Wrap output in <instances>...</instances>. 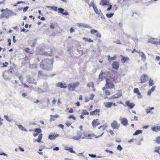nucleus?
<instances>
[{"instance_id": "nucleus-1", "label": "nucleus", "mask_w": 160, "mask_h": 160, "mask_svg": "<svg viewBox=\"0 0 160 160\" xmlns=\"http://www.w3.org/2000/svg\"><path fill=\"white\" fill-rule=\"evenodd\" d=\"M53 60L46 58L43 60L40 63V66L43 69L49 70L53 67Z\"/></svg>"}, {"instance_id": "nucleus-2", "label": "nucleus", "mask_w": 160, "mask_h": 160, "mask_svg": "<svg viewBox=\"0 0 160 160\" xmlns=\"http://www.w3.org/2000/svg\"><path fill=\"white\" fill-rule=\"evenodd\" d=\"M1 11L2 12L1 15L2 18H8L10 16L13 15L14 14V12L12 10L9 9L7 8L5 9H1Z\"/></svg>"}, {"instance_id": "nucleus-3", "label": "nucleus", "mask_w": 160, "mask_h": 160, "mask_svg": "<svg viewBox=\"0 0 160 160\" xmlns=\"http://www.w3.org/2000/svg\"><path fill=\"white\" fill-rule=\"evenodd\" d=\"M42 132V130L39 128H36L34 130V132L33 133V136L36 137L38 136L39 134L38 137L37 139L34 140V142H41V139L42 137V134L40 133Z\"/></svg>"}, {"instance_id": "nucleus-4", "label": "nucleus", "mask_w": 160, "mask_h": 160, "mask_svg": "<svg viewBox=\"0 0 160 160\" xmlns=\"http://www.w3.org/2000/svg\"><path fill=\"white\" fill-rule=\"evenodd\" d=\"M12 74L13 72L12 70H6L3 73L2 77L4 79L9 80L11 78Z\"/></svg>"}, {"instance_id": "nucleus-5", "label": "nucleus", "mask_w": 160, "mask_h": 160, "mask_svg": "<svg viewBox=\"0 0 160 160\" xmlns=\"http://www.w3.org/2000/svg\"><path fill=\"white\" fill-rule=\"evenodd\" d=\"M106 83L105 84V87H104L102 89L103 91L106 88H114L115 86L113 84L111 79L106 78Z\"/></svg>"}, {"instance_id": "nucleus-6", "label": "nucleus", "mask_w": 160, "mask_h": 160, "mask_svg": "<svg viewBox=\"0 0 160 160\" xmlns=\"http://www.w3.org/2000/svg\"><path fill=\"white\" fill-rule=\"evenodd\" d=\"M80 83L79 82H76L70 83L68 85V90H75V88H77L79 85Z\"/></svg>"}, {"instance_id": "nucleus-7", "label": "nucleus", "mask_w": 160, "mask_h": 160, "mask_svg": "<svg viewBox=\"0 0 160 160\" xmlns=\"http://www.w3.org/2000/svg\"><path fill=\"white\" fill-rule=\"evenodd\" d=\"M148 42L154 44H159L160 45V39L154 38H151L148 40Z\"/></svg>"}, {"instance_id": "nucleus-8", "label": "nucleus", "mask_w": 160, "mask_h": 160, "mask_svg": "<svg viewBox=\"0 0 160 160\" xmlns=\"http://www.w3.org/2000/svg\"><path fill=\"white\" fill-rule=\"evenodd\" d=\"M111 127L114 129H118L120 127V124L115 120H114L111 124Z\"/></svg>"}, {"instance_id": "nucleus-9", "label": "nucleus", "mask_w": 160, "mask_h": 160, "mask_svg": "<svg viewBox=\"0 0 160 160\" xmlns=\"http://www.w3.org/2000/svg\"><path fill=\"white\" fill-rule=\"evenodd\" d=\"M52 49H50V51L48 52L44 51L39 52V54L42 56H51L52 54Z\"/></svg>"}, {"instance_id": "nucleus-10", "label": "nucleus", "mask_w": 160, "mask_h": 160, "mask_svg": "<svg viewBox=\"0 0 160 160\" xmlns=\"http://www.w3.org/2000/svg\"><path fill=\"white\" fill-rule=\"evenodd\" d=\"M101 134L98 136L95 135L94 134H88V135H86L84 134V136L87 138L88 139H92V137H95L96 138H98L101 136H102L103 134V132H102L101 133Z\"/></svg>"}, {"instance_id": "nucleus-11", "label": "nucleus", "mask_w": 160, "mask_h": 160, "mask_svg": "<svg viewBox=\"0 0 160 160\" xmlns=\"http://www.w3.org/2000/svg\"><path fill=\"white\" fill-rule=\"evenodd\" d=\"M148 79V78L147 74H144L141 77L140 80L141 83H144L146 82Z\"/></svg>"}, {"instance_id": "nucleus-12", "label": "nucleus", "mask_w": 160, "mask_h": 160, "mask_svg": "<svg viewBox=\"0 0 160 160\" xmlns=\"http://www.w3.org/2000/svg\"><path fill=\"white\" fill-rule=\"evenodd\" d=\"M90 32L92 34L96 33L95 36L97 38H100L101 37V34L97 30L92 29L90 30Z\"/></svg>"}, {"instance_id": "nucleus-13", "label": "nucleus", "mask_w": 160, "mask_h": 160, "mask_svg": "<svg viewBox=\"0 0 160 160\" xmlns=\"http://www.w3.org/2000/svg\"><path fill=\"white\" fill-rule=\"evenodd\" d=\"M101 111V110L99 109H96L93 111H92L90 112V115L92 116L97 115L99 116L100 115V113Z\"/></svg>"}, {"instance_id": "nucleus-14", "label": "nucleus", "mask_w": 160, "mask_h": 160, "mask_svg": "<svg viewBox=\"0 0 160 160\" xmlns=\"http://www.w3.org/2000/svg\"><path fill=\"white\" fill-rule=\"evenodd\" d=\"M82 132L81 131H78L77 132V135L73 137V139L75 140H79L82 137Z\"/></svg>"}, {"instance_id": "nucleus-15", "label": "nucleus", "mask_w": 160, "mask_h": 160, "mask_svg": "<svg viewBox=\"0 0 160 160\" xmlns=\"http://www.w3.org/2000/svg\"><path fill=\"white\" fill-rule=\"evenodd\" d=\"M56 86L57 87H60L61 88H66L68 87L66 83L64 82H58Z\"/></svg>"}, {"instance_id": "nucleus-16", "label": "nucleus", "mask_w": 160, "mask_h": 160, "mask_svg": "<svg viewBox=\"0 0 160 160\" xmlns=\"http://www.w3.org/2000/svg\"><path fill=\"white\" fill-rule=\"evenodd\" d=\"M27 81L29 83L36 84V82L35 83V79L30 75L27 77Z\"/></svg>"}, {"instance_id": "nucleus-17", "label": "nucleus", "mask_w": 160, "mask_h": 160, "mask_svg": "<svg viewBox=\"0 0 160 160\" xmlns=\"http://www.w3.org/2000/svg\"><path fill=\"white\" fill-rule=\"evenodd\" d=\"M122 94L121 92L119 93H117L115 95L112 96L110 98H109V100L113 99L115 98H119L122 96Z\"/></svg>"}, {"instance_id": "nucleus-18", "label": "nucleus", "mask_w": 160, "mask_h": 160, "mask_svg": "<svg viewBox=\"0 0 160 160\" xmlns=\"http://www.w3.org/2000/svg\"><path fill=\"white\" fill-rule=\"evenodd\" d=\"M125 103L126 105L131 109H132L135 106L133 103L131 102L129 100L126 101Z\"/></svg>"}, {"instance_id": "nucleus-19", "label": "nucleus", "mask_w": 160, "mask_h": 160, "mask_svg": "<svg viewBox=\"0 0 160 160\" xmlns=\"http://www.w3.org/2000/svg\"><path fill=\"white\" fill-rule=\"evenodd\" d=\"M121 56L122 57V58L121 59V61L122 63H127L129 62L130 61V59L128 57H124L122 55H121Z\"/></svg>"}, {"instance_id": "nucleus-20", "label": "nucleus", "mask_w": 160, "mask_h": 160, "mask_svg": "<svg viewBox=\"0 0 160 160\" xmlns=\"http://www.w3.org/2000/svg\"><path fill=\"white\" fill-rule=\"evenodd\" d=\"M104 105L105 107L107 108H111L112 106H114L115 107L117 106L116 103L109 102H104Z\"/></svg>"}, {"instance_id": "nucleus-21", "label": "nucleus", "mask_w": 160, "mask_h": 160, "mask_svg": "<svg viewBox=\"0 0 160 160\" xmlns=\"http://www.w3.org/2000/svg\"><path fill=\"white\" fill-rule=\"evenodd\" d=\"M112 67L114 69L118 70L119 67V62L116 61L113 62L112 64Z\"/></svg>"}, {"instance_id": "nucleus-22", "label": "nucleus", "mask_w": 160, "mask_h": 160, "mask_svg": "<svg viewBox=\"0 0 160 160\" xmlns=\"http://www.w3.org/2000/svg\"><path fill=\"white\" fill-rule=\"evenodd\" d=\"M58 10L59 12L61 13L63 15H68V13L67 11L64 10L63 8H58Z\"/></svg>"}, {"instance_id": "nucleus-23", "label": "nucleus", "mask_w": 160, "mask_h": 160, "mask_svg": "<svg viewBox=\"0 0 160 160\" xmlns=\"http://www.w3.org/2000/svg\"><path fill=\"white\" fill-rule=\"evenodd\" d=\"M98 119H95L92 121V125L93 127L95 128L100 124V123L98 122Z\"/></svg>"}, {"instance_id": "nucleus-24", "label": "nucleus", "mask_w": 160, "mask_h": 160, "mask_svg": "<svg viewBox=\"0 0 160 160\" xmlns=\"http://www.w3.org/2000/svg\"><path fill=\"white\" fill-rule=\"evenodd\" d=\"M59 136V134L56 133L55 135L54 134L49 135L48 136V138L50 140H53L55 139L56 138Z\"/></svg>"}, {"instance_id": "nucleus-25", "label": "nucleus", "mask_w": 160, "mask_h": 160, "mask_svg": "<svg viewBox=\"0 0 160 160\" xmlns=\"http://www.w3.org/2000/svg\"><path fill=\"white\" fill-rule=\"evenodd\" d=\"M128 120L125 118H123L121 121V123L125 127L127 126L128 124Z\"/></svg>"}, {"instance_id": "nucleus-26", "label": "nucleus", "mask_w": 160, "mask_h": 160, "mask_svg": "<svg viewBox=\"0 0 160 160\" xmlns=\"http://www.w3.org/2000/svg\"><path fill=\"white\" fill-rule=\"evenodd\" d=\"M78 26L80 27H83L87 28H91L92 27L89 26L88 25L84 23H79Z\"/></svg>"}, {"instance_id": "nucleus-27", "label": "nucleus", "mask_w": 160, "mask_h": 160, "mask_svg": "<svg viewBox=\"0 0 160 160\" xmlns=\"http://www.w3.org/2000/svg\"><path fill=\"white\" fill-rule=\"evenodd\" d=\"M65 150L69 151L70 152L75 153V152L73 150L72 147H69L68 146H66L64 148Z\"/></svg>"}, {"instance_id": "nucleus-28", "label": "nucleus", "mask_w": 160, "mask_h": 160, "mask_svg": "<svg viewBox=\"0 0 160 160\" xmlns=\"http://www.w3.org/2000/svg\"><path fill=\"white\" fill-rule=\"evenodd\" d=\"M152 129L154 132H157L160 131V126H154L152 128Z\"/></svg>"}, {"instance_id": "nucleus-29", "label": "nucleus", "mask_w": 160, "mask_h": 160, "mask_svg": "<svg viewBox=\"0 0 160 160\" xmlns=\"http://www.w3.org/2000/svg\"><path fill=\"white\" fill-rule=\"evenodd\" d=\"M104 74V73L102 71L100 73L99 75L98 79L100 81H102L103 80V75Z\"/></svg>"}, {"instance_id": "nucleus-30", "label": "nucleus", "mask_w": 160, "mask_h": 160, "mask_svg": "<svg viewBox=\"0 0 160 160\" xmlns=\"http://www.w3.org/2000/svg\"><path fill=\"white\" fill-rule=\"evenodd\" d=\"M138 52L140 54V56L142 57V59L145 60L146 59V55L143 52L139 51V52Z\"/></svg>"}, {"instance_id": "nucleus-31", "label": "nucleus", "mask_w": 160, "mask_h": 160, "mask_svg": "<svg viewBox=\"0 0 160 160\" xmlns=\"http://www.w3.org/2000/svg\"><path fill=\"white\" fill-rule=\"evenodd\" d=\"M108 2L107 0H101L100 4L102 6H106L107 5Z\"/></svg>"}, {"instance_id": "nucleus-32", "label": "nucleus", "mask_w": 160, "mask_h": 160, "mask_svg": "<svg viewBox=\"0 0 160 160\" xmlns=\"http://www.w3.org/2000/svg\"><path fill=\"white\" fill-rule=\"evenodd\" d=\"M154 152H157L160 155V147H157L155 148V150L153 151Z\"/></svg>"}, {"instance_id": "nucleus-33", "label": "nucleus", "mask_w": 160, "mask_h": 160, "mask_svg": "<svg viewBox=\"0 0 160 160\" xmlns=\"http://www.w3.org/2000/svg\"><path fill=\"white\" fill-rule=\"evenodd\" d=\"M154 109V108L153 107L148 108L146 109V112L148 114L151 112V111Z\"/></svg>"}, {"instance_id": "nucleus-34", "label": "nucleus", "mask_w": 160, "mask_h": 160, "mask_svg": "<svg viewBox=\"0 0 160 160\" xmlns=\"http://www.w3.org/2000/svg\"><path fill=\"white\" fill-rule=\"evenodd\" d=\"M50 117H51V120H54L55 119L59 117V116L58 115H51Z\"/></svg>"}, {"instance_id": "nucleus-35", "label": "nucleus", "mask_w": 160, "mask_h": 160, "mask_svg": "<svg viewBox=\"0 0 160 160\" xmlns=\"http://www.w3.org/2000/svg\"><path fill=\"white\" fill-rule=\"evenodd\" d=\"M154 84V82L153 80L151 78H150L149 80V82H148V84L149 86H152Z\"/></svg>"}, {"instance_id": "nucleus-36", "label": "nucleus", "mask_w": 160, "mask_h": 160, "mask_svg": "<svg viewBox=\"0 0 160 160\" xmlns=\"http://www.w3.org/2000/svg\"><path fill=\"white\" fill-rule=\"evenodd\" d=\"M83 39L85 40V42H93V41L91 40L90 38H83Z\"/></svg>"}, {"instance_id": "nucleus-37", "label": "nucleus", "mask_w": 160, "mask_h": 160, "mask_svg": "<svg viewBox=\"0 0 160 160\" xmlns=\"http://www.w3.org/2000/svg\"><path fill=\"white\" fill-rule=\"evenodd\" d=\"M18 128L20 129L22 131H24L26 132H27V130H26V129L24 128L22 125H19L18 126Z\"/></svg>"}, {"instance_id": "nucleus-38", "label": "nucleus", "mask_w": 160, "mask_h": 160, "mask_svg": "<svg viewBox=\"0 0 160 160\" xmlns=\"http://www.w3.org/2000/svg\"><path fill=\"white\" fill-rule=\"evenodd\" d=\"M116 58V56H114L113 57H110V56H108V59L109 60H115Z\"/></svg>"}, {"instance_id": "nucleus-39", "label": "nucleus", "mask_w": 160, "mask_h": 160, "mask_svg": "<svg viewBox=\"0 0 160 160\" xmlns=\"http://www.w3.org/2000/svg\"><path fill=\"white\" fill-rule=\"evenodd\" d=\"M82 114L84 115H88L89 114V112L87 111L86 109L82 110Z\"/></svg>"}, {"instance_id": "nucleus-40", "label": "nucleus", "mask_w": 160, "mask_h": 160, "mask_svg": "<svg viewBox=\"0 0 160 160\" xmlns=\"http://www.w3.org/2000/svg\"><path fill=\"white\" fill-rule=\"evenodd\" d=\"M114 14V12H112L110 13H108L106 14V16L107 18H110L112 17Z\"/></svg>"}, {"instance_id": "nucleus-41", "label": "nucleus", "mask_w": 160, "mask_h": 160, "mask_svg": "<svg viewBox=\"0 0 160 160\" xmlns=\"http://www.w3.org/2000/svg\"><path fill=\"white\" fill-rule=\"evenodd\" d=\"M142 132V131L141 130H137L136 131V132H135V133H134L133 134V136L137 135L140 133H141Z\"/></svg>"}, {"instance_id": "nucleus-42", "label": "nucleus", "mask_w": 160, "mask_h": 160, "mask_svg": "<svg viewBox=\"0 0 160 160\" xmlns=\"http://www.w3.org/2000/svg\"><path fill=\"white\" fill-rule=\"evenodd\" d=\"M47 7L48 8H51L56 11L57 10V7L56 6H47Z\"/></svg>"}, {"instance_id": "nucleus-43", "label": "nucleus", "mask_w": 160, "mask_h": 160, "mask_svg": "<svg viewBox=\"0 0 160 160\" xmlns=\"http://www.w3.org/2000/svg\"><path fill=\"white\" fill-rule=\"evenodd\" d=\"M103 91L104 92L106 96H109L111 94L110 92L108 90L105 89Z\"/></svg>"}, {"instance_id": "nucleus-44", "label": "nucleus", "mask_w": 160, "mask_h": 160, "mask_svg": "<svg viewBox=\"0 0 160 160\" xmlns=\"http://www.w3.org/2000/svg\"><path fill=\"white\" fill-rule=\"evenodd\" d=\"M87 86L90 88V87H93L94 84L93 82H91L87 84Z\"/></svg>"}, {"instance_id": "nucleus-45", "label": "nucleus", "mask_w": 160, "mask_h": 160, "mask_svg": "<svg viewBox=\"0 0 160 160\" xmlns=\"http://www.w3.org/2000/svg\"><path fill=\"white\" fill-rule=\"evenodd\" d=\"M155 141L158 144L160 143V136L156 138Z\"/></svg>"}, {"instance_id": "nucleus-46", "label": "nucleus", "mask_w": 160, "mask_h": 160, "mask_svg": "<svg viewBox=\"0 0 160 160\" xmlns=\"http://www.w3.org/2000/svg\"><path fill=\"white\" fill-rule=\"evenodd\" d=\"M108 126L107 125H101L98 128L100 129V128H102L103 130H105L107 127Z\"/></svg>"}, {"instance_id": "nucleus-47", "label": "nucleus", "mask_w": 160, "mask_h": 160, "mask_svg": "<svg viewBox=\"0 0 160 160\" xmlns=\"http://www.w3.org/2000/svg\"><path fill=\"white\" fill-rule=\"evenodd\" d=\"M108 132L112 136L114 135V132L111 129H109Z\"/></svg>"}, {"instance_id": "nucleus-48", "label": "nucleus", "mask_w": 160, "mask_h": 160, "mask_svg": "<svg viewBox=\"0 0 160 160\" xmlns=\"http://www.w3.org/2000/svg\"><path fill=\"white\" fill-rule=\"evenodd\" d=\"M93 8L95 12L97 14H99V12L97 7L96 6H93Z\"/></svg>"}, {"instance_id": "nucleus-49", "label": "nucleus", "mask_w": 160, "mask_h": 160, "mask_svg": "<svg viewBox=\"0 0 160 160\" xmlns=\"http://www.w3.org/2000/svg\"><path fill=\"white\" fill-rule=\"evenodd\" d=\"M68 119H69L72 118L74 120H75L76 119V118L74 116H73L72 115H70V116H69V117H68Z\"/></svg>"}, {"instance_id": "nucleus-50", "label": "nucleus", "mask_w": 160, "mask_h": 160, "mask_svg": "<svg viewBox=\"0 0 160 160\" xmlns=\"http://www.w3.org/2000/svg\"><path fill=\"white\" fill-rule=\"evenodd\" d=\"M66 125H67V126L69 127L70 126H71L72 124V123L71 122L69 121H67L66 122Z\"/></svg>"}, {"instance_id": "nucleus-51", "label": "nucleus", "mask_w": 160, "mask_h": 160, "mask_svg": "<svg viewBox=\"0 0 160 160\" xmlns=\"http://www.w3.org/2000/svg\"><path fill=\"white\" fill-rule=\"evenodd\" d=\"M117 149L119 151H121L122 150V147L120 146V145H119L117 147Z\"/></svg>"}, {"instance_id": "nucleus-52", "label": "nucleus", "mask_w": 160, "mask_h": 160, "mask_svg": "<svg viewBox=\"0 0 160 160\" xmlns=\"http://www.w3.org/2000/svg\"><path fill=\"white\" fill-rule=\"evenodd\" d=\"M29 7L28 6H26L25 7H24L23 9V11L24 12H26L27 10L28 9Z\"/></svg>"}, {"instance_id": "nucleus-53", "label": "nucleus", "mask_w": 160, "mask_h": 160, "mask_svg": "<svg viewBox=\"0 0 160 160\" xmlns=\"http://www.w3.org/2000/svg\"><path fill=\"white\" fill-rule=\"evenodd\" d=\"M133 91L134 93H137V92H138L139 91L138 88H135L134 89Z\"/></svg>"}, {"instance_id": "nucleus-54", "label": "nucleus", "mask_w": 160, "mask_h": 160, "mask_svg": "<svg viewBox=\"0 0 160 160\" xmlns=\"http://www.w3.org/2000/svg\"><path fill=\"white\" fill-rule=\"evenodd\" d=\"M137 95L138 96V98H141L142 97L141 94L139 91L138 92H137Z\"/></svg>"}, {"instance_id": "nucleus-55", "label": "nucleus", "mask_w": 160, "mask_h": 160, "mask_svg": "<svg viewBox=\"0 0 160 160\" xmlns=\"http://www.w3.org/2000/svg\"><path fill=\"white\" fill-rule=\"evenodd\" d=\"M25 2L24 1H18L17 2L16 4L15 5V6H17V5L18 4H19L21 3H24Z\"/></svg>"}, {"instance_id": "nucleus-56", "label": "nucleus", "mask_w": 160, "mask_h": 160, "mask_svg": "<svg viewBox=\"0 0 160 160\" xmlns=\"http://www.w3.org/2000/svg\"><path fill=\"white\" fill-rule=\"evenodd\" d=\"M95 96V95L92 94L91 95L90 98H89L90 100H92L93 99L94 97Z\"/></svg>"}, {"instance_id": "nucleus-57", "label": "nucleus", "mask_w": 160, "mask_h": 160, "mask_svg": "<svg viewBox=\"0 0 160 160\" xmlns=\"http://www.w3.org/2000/svg\"><path fill=\"white\" fill-rule=\"evenodd\" d=\"M22 84L23 85V86L25 88H28V86L25 83L22 82Z\"/></svg>"}, {"instance_id": "nucleus-58", "label": "nucleus", "mask_w": 160, "mask_h": 160, "mask_svg": "<svg viewBox=\"0 0 160 160\" xmlns=\"http://www.w3.org/2000/svg\"><path fill=\"white\" fill-rule=\"evenodd\" d=\"M112 6L111 5H109V7L107 9V11H108L110 10L112 8Z\"/></svg>"}, {"instance_id": "nucleus-59", "label": "nucleus", "mask_w": 160, "mask_h": 160, "mask_svg": "<svg viewBox=\"0 0 160 160\" xmlns=\"http://www.w3.org/2000/svg\"><path fill=\"white\" fill-rule=\"evenodd\" d=\"M30 49L29 48H25V49H24V51L26 52H29V51L30 50Z\"/></svg>"}, {"instance_id": "nucleus-60", "label": "nucleus", "mask_w": 160, "mask_h": 160, "mask_svg": "<svg viewBox=\"0 0 160 160\" xmlns=\"http://www.w3.org/2000/svg\"><path fill=\"white\" fill-rule=\"evenodd\" d=\"M50 28L52 29H54L55 28L54 25L52 24V23H51L50 25Z\"/></svg>"}, {"instance_id": "nucleus-61", "label": "nucleus", "mask_w": 160, "mask_h": 160, "mask_svg": "<svg viewBox=\"0 0 160 160\" xmlns=\"http://www.w3.org/2000/svg\"><path fill=\"white\" fill-rule=\"evenodd\" d=\"M4 118L7 120L8 121H10L11 120L9 119L8 116H7V115H5L4 116Z\"/></svg>"}, {"instance_id": "nucleus-62", "label": "nucleus", "mask_w": 160, "mask_h": 160, "mask_svg": "<svg viewBox=\"0 0 160 160\" xmlns=\"http://www.w3.org/2000/svg\"><path fill=\"white\" fill-rule=\"evenodd\" d=\"M43 72L42 70H40L38 72V74L40 75L41 76L42 75Z\"/></svg>"}, {"instance_id": "nucleus-63", "label": "nucleus", "mask_w": 160, "mask_h": 160, "mask_svg": "<svg viewBox=\"0 0 160 160\" xmlns=\"http://www.w3.org/2000/svg\"><path fill=\"white\" fill-rule=\"evenodd\" d=\"M18 78L19 79V80L21 81H22L23 80V78L22 76L20 75L19 77Z\"/></svg>"}, {"instance_id": "nucleus-64", "label": "nucleus", "mask_w": 160, "mask_h": 160, "mask_svg": "<svg viewBox=\"0 0 160 160\" xmlns=\"http://www.w3.org/2000/svg\"><path fill=\"white\" fill-rule=\"evenodd\" d=\"M90 100V99L89 98H88L87 97H86L85 99V102H89V101Z\"/></svg>"}]
</instances>
